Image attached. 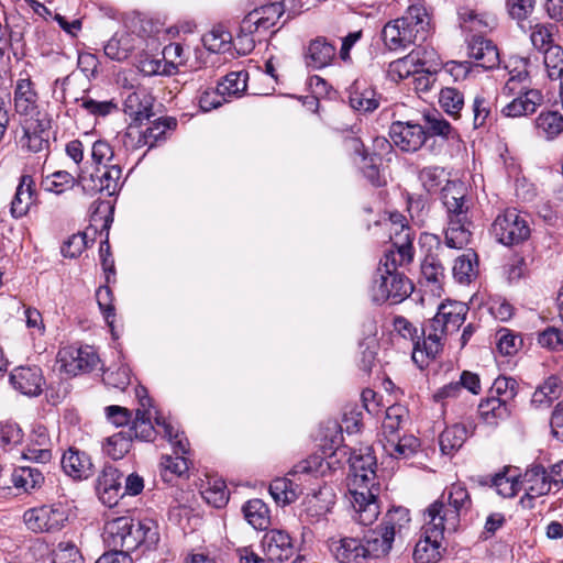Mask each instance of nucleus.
I'll return each mask as SVG.
<instances>
[{
    "mask_svg": "<svg viewBox=\"0 0 563 563\" xmlns=\"http://www.w3.org/2000/svg\"><path fill=\"white\" fill-rule=\"evenodd\" d=\"M467 307L461 302L441 303L435 316L418 328L407 318H394V329L412 343V361L423 368L442 351L444 340L456 332L465 321Z\"/></svg>",
    "mask_w": 563,
    "mask_h": 563,
    "instance_id": "f257e3e1",
    "label": "nucleus"
},
{
    "mask_svg": "<svg viewBox=\"0 0 563 563\" xmlns=\"http://www.w3.org/2000/svg\"><path fill=\"white\" fill-rule=\"evenodd\" d=\"M350 463V493L353 518L363 526L376 521L380 509L377 501L378 485L376 481V457L371 448L353 451Z\"/></svg>",
    "mask_w": 563,
    "mask_h": 563,
    "instance_id": "f03ea898",
    "label": "nucleus"
},
{
    "mask_svg": "<svg viewBox=\"0 0 563 563\" xmlns=\"http://www.w3.org/2000/svg\"><path fill=\"white\" fill-rule=\"evenodd\" d=\"M103 539L109 548L133 551L142 544L147 548L155 545L159 533L151 519L135 521L130 517H118L107 522Z\"/></svg>",
    "mask_w": 563,
    "mask_h": 563,
    "instance_id": "7ed1b4c3",
    "label": "nucleus"
},
{
    "mask_svg": "<svg viewBox=\"0 0 563 563\" xmlns=\"http://www.w3.org/2000/svg\"><path fill=\"white\" fill-rule=\"evenodd\" d=\"M404 265L399 263L398 254L394 250L385 252L384 258L379 263L378 276L374 279L371 288L372 299L375 302L389 301L391 305H396L411 294L412 283L397 271L398 266Z\"/></svg>",
    "mask_w": 563,
    "mask_h": 563,
    "instance_id": "20e7f679",
    "label": "nucleus"
},
{
    "mask_svg": "<svg viewBox=\"0 0 563 563\" xmlns=\"http://www.w3.org/2000/svg\"><path fill=\"white\" fill-rule=\"evenodd\" d=\"M472 504L466 487L460 483H454L443 492L441 499L435 500L427 508L424 517L452 533L457 530L461 518L468 514Z\"/></svg>",
    "mask_w": 563,
    "mask_h": 563,
    "instance_id": "39448f33",
    "label": "nucleus"
},
{
    "mask_svg": "<svg viewBox=\"0 0 563 563\" xmlns=\"http://www.w3.org/2000/svg\"><path fill=\"white\" fill-rule=\"evenodd\" d=\"M409 510L404 507L389 509L380 525L364 536V549L368 558H382L389 553L396 534L409 523Z\"/></svg>",
    "mask_w": 563,
    "mask_h": 563,
    "instance_id": "423d86ee",
    "label": "nucleus"
},
{
    "mask_svg": "<svg viewBox=\"0 0 563 563\" xmlns=\"http://www.w3.org/2000/svg\"><path fill=\"white\" fill-rule=\"evenodd\" d=\"M148 404V398L141 399L142 408L135 410V417L129 432H133L136 439L145 441L152 440L156 433L162 434L173 446L178 449V452L187 453L189 444L187 439L183 433H179L168 420L164 417H156V428L153 426L151 421V412L145 408Z\"/></svg>",
    "mask_w": 563,
    "mask_h": 563,
    "instance_id": "0eeeda50",
    "label": "nucleus"
},
{
    "mask_svg": "<svg viewBox=\"0 0 563 563\" xmlns=\"http://www.w3.org/2000/svg\"><path fill=\"white\" fill-rule=\"evenodd\" d=\"M492 234L506 246L518 245L530 235L527 220L516 210L508 209L497 216L492 224Z\"/></svg>",
    "mask_w": 563,
    "mask_h": 563,
    "instance_id": "6e6552de",
    "label": "nucleus"
},
{
    "mask_svg": "<svg viewBox=\"0 0 563 563\" xmlns=\"http://www.w3.org/2000/svg\"><path fill=\"white\" fill-rule=\"evenodd\" d=\"M68 516L62 505L32 508L24 512L26 527L34 532H54L63 528Z\"/></svg>",
    "mask_w": 563,
    "mask_h": 563,
    "instance_id": "1a4fd4ad",
    "label": "nucleus"
},
{
    "mask_svg": "<svg viewBox=\"0 0 563 563\" xmlns=\"http://www.w3.org/2000/svg\"><path fill=\"white\" fill-rule=\"evenodd\" d=\"M99 363V357L90 347L65 346L57 353L59 371L70 376L92 371Z\"/></svg>",
    "mask_w": 563,
    "mask_h": 563,
    "instance_id": "9d476101",
    "label": "nucleus"
},
{
    "mask_svg": "<svg viewBox=\"0 0 563 563\" xmlns=\"http://www.w3.org/2000/svg\"><path fill=\"white\" fill-rule=\"evenodd\" d=\"M423 537L417 542L413 559L418 563H437L441 558V541L448 529L424 517Z\"/></svg>",
    "mask_w": 563,
    "mask_h": 563,
    "instance_id": "9b49d317",
    "label": "nucleus"
},
{
    "mask_svg": "<svg viewBox=\"0 0 563 563\" xmlns=\"http://www.w3.org/2000/svg\"><path fill=\"white\" fill-rule=\"evenodd\" d=\"M391 224V245L395 253L398 254L400 264H409L413 260V233L408 227L407 219L399 212H391L389 214Z\"/></svg>",
    "mask_w": 563,
    "mask_h": 563,
    "instance_id": "f8f14e48",
    "label": "nucleus"
},
{
    "mask_svg": "<svg viewBox=\"0 0 563 563\" xmlns=\"http://www.w3.org/2000/svg\"><path fill=\"white\" fill-rule=\"evenodd\" d=\"M389 137L401 151L416 152L427 142V132L421 124L396 121L389 128Z\"/></svg>",
    "mask_w": 563,
    "mask_h": 563,
    "instance_id": "ddd939ff",
    "label": "nucleus"
},
{
    "mask_svg": "<svg viewBox=\"0 0 563 563\" xmlns=\"http://www.w3.org/2000/svg\"><path fill=\"white\" fill-rule=\"evenodd\" d=\"M122 169L120 165H106L104 170L96 175H90L89 178H82L80 185L82 190L88 195L97 192H106L107 196H113L119 191L122 186Z\"/></svg>",
    "mask_w": 563,
    "mask_h": 563,
    "instance_id": "4468645a",
    "label": "nucleus"
},
{
    "mask_svg": "<svg viewBox=\"0 0 563 563\" xmlns=\"http://www.w3.org/2000/svg\"><path fill=\"white\" fill-rule=\"evenodd\" d=\"M521 484L526 494L521 497L520 504L525 508H532L533 499L549 494L553 485L549 473L542 465H533L528 468L523 474Z\"/></svg>",
    "mask_w": 563,
    "mask_h": 563,
    "instance_id": "2eb2a0df",
    "label": "nucleus"
},
{
    "mask_svg": "<svg viewBox=\"0 0 563 563\" xmlns=\"http://www.w3.org/2000/svg\"><path fill=\"white\" fill-rule=\"evenodd\" d=\"M284 2H272L249 12L243 19V30L261 33L268 31L285 12Z\"/></svg>",
    "mask_w": 563,
    "mask_h": 563,
    "instance_id": "dca6fc26",
    "label": "nucleus"
},
{
    "mask_svg": "<svg viewBox=\"0 0 563 563\" xmlns=\"http://www.w3.org/2000/svg\"><path fill=\"white\" fill-rule=\"evenodd\" d=\"M123 111L135 124L148 121L153 115V97L143 87L131 88L125 92Z\"/></svg>",
    "mask_w": 563,
    "mask_h": 563,
    "instance_id": "f3484780",
    "label": "nucleus"
},
{
    "mask_svg": "<svg viewBox=\"0 0 563 563\" xmlns=\"http://www.w3.org/2000/svg\"><path fill=\"white\" fill-rule=\"evenodd\" d=\"M261 547L267 563L284 562L294 554L291 538L283 530L273 529L267 531L262 538Z\"/></svg>",
    "mask_w": 563,
    "mask_h": 563,
    "instance_id": "a211bd4d",
    "label": "nucleus"
},
{
    "mask_svg": "<svg viewBox=\"0 0 563 563\" xmlns=\"http://www.w3.org/2000/svg\"><path fill=\"white\" fill-rule=\"evenodd\" d=\"M383 41L390 51L406 48L411 44L423 42L401 18L387 22L382 31Z\"/></svg>",
    "mask_w": 563,
    "mask_h": 563,
    "instance_id": "6ab92c4d",
    "label": "nucleus"
},
{
    "mask_svg": "<svg viewBox=\"0 0 563 563\" xmlns=\"http://www.w3.org/2000/svg\"><path fill=\"white\" fill-rule=\"evenodd\" d=\"M328 547L340 563H365L367 560L364 543L360 539L332 537L328 540Z\"/></svg>",
    "mask_w": 563,
    "mask_h": 563,
    "instance_id": "aec40b11",
    "label": "nucleus"
},
{
    "mask_svg": "<svg viewBox=\"0 0 563 563\" xmlns=\"http://www.w3.org/2000/svg\"><path fill=\"white\" fill-rule=\"evenodd\" d=\"M12 386L26 396H37L42 393L44 377L38 366H19L10 375Z\"/></svg>",
    "mask_w": 563,
    "mask_h": 563,
    "instance_id": "412c9836",
    "label": "nucleus"
},
{
    "mask_svg": "<svg viewBox=\"0 0 563 563\" xmlns=\"http://www.w3.org/2000/svg\"><path fill=\"white\" fill-rule=\"evenodd\" d=\"M121 477V473L112 465H106L98 476L97 490L102 503L109 507L117 505L118 499L124 496Z\"/></svg>",
    "mask_w": 563,
    "mask_h": 563,
    "instance_id": "4be33fe9",
    "label": "nucleus"
},
{
    "mask_svg": "<svg viewBox=\"0 0 563 563\" xmlns=\"http://www.w3.org/2000/svg\"><path fill=\"white\" fill-rule=\"evenodd\" d=\"M62 468L69 477L82 481L93 475L90 456L76 448H69L62 456Z\"/></svg>",
    "mask_w": 563,
    "mask_h": 563,
    "instance_id": "5701e85b",
    "label": "nucleus"
},
{
    "mask_svg": "<svg viewBox=\"0 0 563 563\" xmlns=\"http://www.w3.org/2000/svg\"><path fill=\"white\" fill-rule=\"evenodd\" d=\"M468 56L476 62L477 66L492 69L499 64V53L496 45L482 35H473L468 41Z\"/></svg>",
    "mask_w": 563,
    "mask_h": 563,
    "instance_id": "b1692460",
    "label": "nucleus"
},
{
    "mask_svg": "<svg viewBox=\"0 0 563 563\" xmlns=\"http://www.w3.org/2000/svg\"><path fill=\"white\" fill-rule=\"evenodd\" d=\"M543 102V95L538 89H528L519 91V96L507 103L501 113L509 118H519L534 113L537 108Z\"/></svg>",
    "mask_w": 563,
    "mask_h": 563,
    "instance_id": "393cba45",
    "label": "nucleus"
},
{
    "mask_svg": "<svg viewBox=\"0 0 563 563\" xmlns=\"http://www.w3.org/2000/svg\"><path fill=\"white\" fill-rule=\"evenodd\" d=\"M336 55V47L324 36H318L310 41L306 57V64L312 69H321L329 66Z\"/></svg>",
    "mask_w": 563,
    "mask_h": 563,
    "instance_id": "a878e982",
    "label": "nucleus"
},
{
    "mask_svg": "<svg viewBox=\"0 0 563 563\" xmlns=\"http://www.w3.org/2000/svg\"><path fill=\"white\" fill-rule=\"evenodd\" d=\"M471 222L467 213L457 212L449 214V224L445 231V244L451 249H463L472 236L470 230Z\"/></svg>",
    "mask_w": 563,
    "mask_h": 563,
    "instance_id": "bb28decb",
    "label": "nucleus"
},
{
    "mask_svg": "<svg viewBox=\"0 0 563 563\" xmlns=\"http://www.w3.org/2000/svg\"><path fill=\"white\" fill-rule=\"evenodd\" d=\"M37 92L30 78H21L14 88V110L18 114L33 117L37 110Z\"/></svg>",
    "mask_w": 563,
    "mask_h": 563,
    "instance_id": "cd10ccee",
    "label": "nucleus"
},
{
    "mask_svg": "<svg viewBox=\"0 0 563 563\" xmlns=\"http://www.w3.org/2000/svg\"><path fill=\"white\" fill-rule=\"evenodd\" d=\"M140 37L129 31L117 32L104 45V54L112 60H125L136 47Z\"/></svg>",
    "mask_w": 563,
    "mask_h": 563,
    "instance_id": "c85d7f7f",
    "label": "nucleus"
},
{
    "mask_svg": "<svg viewBox=\"0 0 563 563\" xmlns=\"http://www.w3.org/2000/svg\"><path fill=\"white\" fill-rule=\"evenodd\" d=\"M35 184L30 175H23L11 201V214L13 218L25 216L35 200Z\"/></svg>",
    "mask_w": 563,
    "mask_h": 563,
    "instance_id": "c756f323",
    "label": "nucleus"
},
{
    "mask_svg": "<svg viewBox=\"0 0 563 563\" xmlns=\"http://www.w3.org/2000/svg\"><path fill=\"white\" fill-rule=\"evenodd\" d=\"M424 62L421 59V51L413 49L405 57L391 62L388 66V76L394 81H400L411 75L422 71Z\"/></svg>",
    "mask_w": 563,
    "mask_h": 563,
    "instance_id": "7c9ffc66",
    "label": "nucleus"
},
{
    "mask_svg": "<svg viewBox=\"0 0 563 563\" xmlns=\"http://www.w3.org/2000/svg\"><path fill=\"white\" fill-rule=\"evenodd\" d=\"M400 18L410 24L415 34H418L422 41H426L430 31L431 18L422 1L417 0L412 2Z\"/></svg>",
    "mask_w": 563,
    "mask_h": 563,
    "instance_id": "2f4dec72",
    "label": "nucleus"
},
{
    "mask_svg": "<svg viewBox=\"0 0 563 563\" xmlns=\"http://www.w3.org/2000/svg\"><path fill=\"white\" fill-rule=\"evenodd\" d=\"M478 411L483 420L489 426H497L499 422L507 420L511 415V404L489 396L481 401Z\"/></svg>",
    "mask_w": 563,
    "mask_h": 563,
    "instance_id": "473e14b6",
    "label": "nucleus"
},
{
    "mask_svg": "<svg viewBox=\"0 0 563 563\" xmlns=\"http://www.w3.org/2000/svg\"><path fill=\"white\" fill-rule=\"evenodd\" d=\"M21 145L32 153H41L48 150L49 132L43 122L31 123L24 128Z\"/></svg>",
    "mask_w": 563,
    "mask_h": 563,
    "instance_id": "72a5a7b5",
    "label": "nucleus"
},
{
    "mask_svg": "<svg viewBox=\"0 0 563 563\" xmlns=\"http://www.w3.org/2000/svg\"><path fill=\"white\" fill-rule=\"evenodd\" d=\"M466 188L462 181H448L442 189L443 203L449 214L468 211Z\"/></svg>",
    "mask_w": 563,
    "mask_h": 563,
    "instance_id": "f704fd0d",
    "label": "nucleus"
},
{
    "mask_svg": "<svg viewBox=\"0 0 563 563\" xmlns=\"http://www.w3.org/2000/svg\"><path fill=\"white\" fill-rule=\"evenodd\" d=\"M349 101L354 110L364 113L372 112L378 107V99L374 89L360 81H355L351 87Z\"/></svg>",
    "mask_w": 563,
    "mask_h": 563,
    "instance_id": "c9c22d12",
    "label": "nucleus"
},
{
    "mask_svg": "<svg viewBox=\"0 0 563 563\" xmlns=\"http://www.w3.org/2000/svg\"><path fill=\"white\" fill-rule=\"evenodd\" d=\"M460 25L465 32L485 33L496 25L495 16L487 13H477L472 9L464 8L459 12Z\"/></svg>",
    "mask_w": 563,
    "mask_h": 563,
    "instance_id": "e433bc0d",
    "label": "nucleus"
},
{
    "mask_svg": "<svg viewBox=\"0 0 563 563\" xmlns=\"http://www.w3.org/2000/svg\"><path fill=\"white\" fill-rule=\"evenodd\" d=\"M11 482L16 489L31 493L42 485L44 476L36 467L19 466L12 472Z\"/></svg>",
    "mask_w": 563,
    "mask_h": 563,
    "instance_id": "4c0bfd02",
    "label": "nucleus"
},
{
    "mask_svg": "<svg viewBox=\"0 0 563 563\" xmlns=\"http://www.w3.org/2000/svg\"><path fill=\"white\" fill-rule=\"evenodd\" d=\"M301 493L299 485L290 478L279 477L269 485V494L276 504L285 506L294 503Z\"/></svg>",
    "mask_w": 563,
    "mask_h": 563,
    "instance_id": "58836bf2",
    "label": "nucleus"
},
{
    "mask_svg": "<svg viewBox=\"0 0 563 563\" xmlns=\"http://www.w3.org/2000/svg\"><path fill=\"white\" fill-rule=\"evenodd\" d=\"M420 445L419 440L413 435L396 437L383 442L387 454L395 459H408L412 456Z\"/></svg>",
    "mask_w": 563,
    "mask_h": 563,
    "instance_id": "ea45409f",
    "label": "nucleus"
},
{
    "mask_svg": "<svg viewBox=\"0 0 563 563\" xmlns=\"http://www.w3.org/2000/svg\"><path fill=\"white\" fill-rule=\"evenodd\" d=\"M467 439V429L463 424H453L445 428L440 434L439 444L443 454H452L462 448Z\"/></svg>",
    "mask_w": 563,
    "mask_h": 563,
    "instance_id": "a19ab883",
    "label": "nucleus"
},
{
    "mask_svg": "<svg viewBox=\"0 0 563 563\" xmlns=\"http://www.w3.org/2000/svg\"><path fill=\"white\" fill-rule=\"evenodd\" d=\"M353 148L356 153L362 156V169L365 177L374 185L382 186L384 180L380 177L378 165L382 162L380 153H373L372 155H367L363 150V145L357 141H352Z\"/></svg>",
    "mask_w": 563,
    "mask_h": 563,
    "instance_id": "79ce46f5",
    "label": "nucleus"
},
{
    "mask_svg": "<svg viewBox=\"0 0 563 563\" xmlns=\"http://www.w3.org/2000/svg\"><path fill=\"white\" fill-rule=\"evenodd\" d=\"M477 254L467 250L453 265V276L459 283H470L477 275Z\"/></svg>",
    "mask_w": 563,
    "mask_h": 563,
    "instance_id": "37998d69",
    "label": "nucleus"
},
{
    "mask_svg": "<svg viewBox=\"0 0 563 563\" xmlns=\"http://www.w3.org/2000/svg\"><path fill=\"white\" fill-rule=\"evenodd\" d=\"M244 517L247 522L257 530H265L269 525V510L261 499L249 500L243 506Z\"/></svg>",
    "mask_w": 563,
    "mask_h": 563,
    "instance_id": "c03bdc74",
    "label": "nucleus"
},
{
    "mask_svg": "<svg viewBox=\"0 0 563 563\" xmlns=\"http://www.w3.org/2000/svg\"><path fill=\"white\" fill-rule=\"evenodd\" d=\"M175 449V453L179 454L178 449ZM180 454H183L180 452ZM162 477L165 482H172L174 477H180L188 472L189 465L185 456L176 455H164L161 461Z\"/></svg>",
    "mask_w": 563,
    "mask_h": 563,
    "instance_id": "a18cd8bd",
    "label": "nucleus"
},
{
    "mask_svg": "<svg viewBox=\"0 0 563 563\" xmlns=\"http://www.w3.org/2000/svg\"><path fill=\"white\" fill-rule=\"evenodd\" d=\"M539 132L548 140H553L563 132V115L558 111L542 112L536 120Z\"/></svg>",
    "mask_w": 563,
    "mask_h": 563,
    "instance_id": "49530a36",
    "label": "nucleus"
},
{
    "mask_svg": "<svg viewBox=\"0 0 563 563\" xmlns=\"http://www.w3.org/2000/svg\"><path fill=\"white\" fill-rule=\"evenodd\" d=\"M406 418V409L399 405L390 406L387 408L385 419L382 424L383 442H387L393 438L398 437V430Z\"/></svg>",
    "mask_w": 563,
    "mask_h": 563,
    "instance_id": "de8ad7c7",
    "label": "nucleus"
},
{
    "mask_svg": "<svg viewBox=\"0 0 563 563\" xmlns=\"http://www.w3.org/2000/svg\"><path fill=\"white\" fill-rule=\"evenodd\" d=\"M131 446V432L120 431L107 438L106 443L103 444V451L112 460H120L130 451Z\"/></svg>",
    "mask_w": 563,
    "mask_h": 563,
    "instance_id": "09e8293b",
    "label": "nucleus"
},
{
    "mask_svg": "<svg viewBox=\"0 0 563 563\" xmlns=\"http://www.w3.org/2000/svg\"><path fill=\"white\" fill-rule=\"evenodd\" d=\"M427 132V141L432 136H441L443 140L454 137L455 131L451 124L444 120L440 113H428L423 117Z\"/></svg>",
    "mask_w": 563,
    "mask_h": 563,
    "instance_id": "8fccbe9b",
    "label": "nucleus"
},
{
    "mask_svg": "<svg viewBox=\"0 0 563 563\" xmlns=\"http://www.w3.org/2000/svg\"><path fill=\"white\" fill-rule=\"evenodd\" d=\"M75 184V177L66 170H58L47 175L42 181L44 190L56 195H60L67 189L73 188Z\"/></svg>",
    "mask_w": 563,
    "mask_h": 563,
    "instance_id": "3c124183",
    "label": "nucleus"
},
{
    "mask_svg": "<svg viewBox=\"0 0 563 563\" xmlns=\"http://www.w3.org/2000/svg\"><path fill=\"white\" fill-rule=\"evenodd\" d=\"M544 67L549 79L555 80L563 76V49L559 45L544 48Z\"/></svg>",
    "mask_w": 563,
    "mask_h": 563,
    "instance_id": "603ef678",
    "label": "nucleus"
},
{
    "mask_svg": "<svg viewBox=\"0 0 563 563\" xmlns=\"http://www.w3.org/2000/svg\"><path fill=\"white\" fill-rule=\"evenodd\" d=\"M247 73L232 71L229 73L222 82L218 86V92L221 96H238L246 89Z\"/></svg>",
    "mask_w": 563,
    "mask_h": 563,
    "instance_id": "864d4df0",
    "label": "nucleus"
},
{
    "mask_svg": "<svg viewBox=\"0 0 563 563\" xmlns=\"http://www.w3.org/2000/svg\"><path fill=\"white\" fill-rule=\"evenodd\" d=\"M421 275L429 285L440 288L444 278V268L440 260L434 255H427L421 264Z\"/></svg>",
    "mask_w": 563,
    "mask_h": 563,
    "instance_id": "5fc2aeb1",
    "label": "nucleus"
},
{
    "mask_svg": "<svg viewBox=\"0 0 563 563\" xmlns=\"http://www.w3.org/2000/svg\"><path fill=\"white\" fill-rule=\"evenodd\" d=\"M439 103L448 114L456 118L464 106L463 93L455 88H443L440 92Z\"/></svg>",
    "mask_w": 563,
    "mask_h": 563,
    "instance_id": "6e6d98bb",
    "label": "nucleus"
},
{
    "mask_svg": "<svg viewBox=\"0 0 563 563\" xmlns=\"http://www.w3.org/2000/svg\"><path fill=\"white\" fill-rule=\"evenodd\" d=\"M205 47L213 53H224L229 49L232 37L227 31L214 29L202 37Z\"/></svg>",
    "mask_w": 563,
    "mask_h": 563,
    "instance_id": "4d7b16f0",
    "label": "nucleus"
},
{
    "mask_svg": "<svg viewBox=\"0 0 563 563\" xmlns=\"http://www.w3.org/2000/svg\"><path fill=\"white\" fill-rule=\"evenodd\" d=\"M516 395L517 382L514 378L499 376L494 380L490 388V396H495L497 399L511 404Z\"/></svg>",
    "mask_w": 563,
    "mask_h": 563,
    "instance_id": "13d9d810",
    "label": "nucleus"
},
{
    "mask_svg": "<svg viewBox=\"0 0 563 563\" xmlns=\"http://www.w3.org/2000/svg\"><path fill=\"white\" fill-rule=\"evenodd\" d=\"M492 102L484 93H477L473 99V125L475 129L482 128L486 124L490 115Z\"/></svg>",
    "mask_w": 563,
    "mask_h": 563,
    "instance_id": "bf43d9fd",
    "label": "nucleus"
},
{
    "mask_svg": "<svg viewBox=\"0 0 563 563\" xmlns=\"http://www.w3.org/2000/svg\"><path fill=\"white\" fill-rule=\"evenodd\" d=\"M537 0H506L507 12L511 19L520 22L533 12Z\"/></svg>",
    "mask_w": 563,
    "mask_h": 563,
    "instance_id": "052dcab7",
    "label": "nucleus"
},
{
    "mask_svg": "<svg viewBox=\"0 0 563 563\" xmlns=\"http://www.w3.org/2000/svg\"><path fill=\"white\" fill-rule=\"evenodd\" d=\"M53 563H84V560L74 543L60 542L54 550Z\"/></svg>",
    "mask_w": 563,
    "mask_h": 563,
    "instance_id": "680f3d73",
    "label": "nucleus"
},
{
    "mask_svg": "<svg viewBox=\"0 0 563 563\" xmlns=\"http://www.w3.org/2000/svg\"><path fill=\"white\" fill-rule=\"evenodd\" d=\"M490 485L495 487L498 495L504 498H511L518 493L519 483L515 477L505 474H495L490 478Z\"/></svg>",
    "mask_w": 563,
    "mask_h": 563,
    "instance_id": "e2e57ef3",
    "label": "nucleus"
},
{
    "mask_svg": "<svg viewBox=\"0 0 563 563\" xmlns=\"http://www.w3.org/2000/svg\"><path fill=\"white\" fill-rule=\"evenodd\" d=\"M98 306L109 327H113L114 307L112 305V291L109 287L102 286L96 292Z\"/></svg>",
    "mask_w": 563,
    "mask_h": 563,
    "instance_id": "0e129e2a",
    "label": "nucleus"
},
{
    "mask_svg": "<svg viewBox=\"0 0 563 563\" xmlns=\"http://www.w3.org/2000/svg\"><path fill=\"white\" fill-rule=\"evenodd\" d=\"M444 177V169L439 166H428L419 172V180L428 191L440 187Z\"/></svg>",
    "mask_w": 563,
    "mask_h": 563,
    "instance_id": "69168bd1",
    "label": "nucleus"
},
{
    "mask_svg": "<svg viewBox=\"0 0 563 563\" xmlns=\"http://www.w3.org/2000/svg\"><path fill=\"white\" fill-rule=\"evenodd\" d=\"M86 233H76L69 236L62 245L64 257L75 258L87 247Z\"/></svg>",
    "mask_w": 563,
    "mask_h": 563,
    "instance_id": "338daca9",
    "label": "nucleus"
},
{
    "mask_svg": "<svg viewBox=\"0 0 563 563\" xmlns=\"http://www.w3.org/2000/svg\"><path fill=\"white\" fill-rule=\"evenodd\" d=\"M538 342L542 347H547L549 350H562L563 330H559L554 327H549L539 334Z\"/></svg>",
    "mask_w": 563,
    "mask_h": 563,
    "instance_id": "774afa93",
    "label": "nucleus"
}]
</instances>
